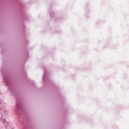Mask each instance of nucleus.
Instances as JSON below:
<instances>
[{"mask_svg":"<svg viewBox=\"0 0 129 129\" xmlns=\"http://www.w3.org/2000/svg\"><path fill=\"white\" fill-rule=\"evenodd\" d=\"M51 16H54V14H51Z\"/></svg>","mask_w":129,"mask_h":129,"instance_id":"1","label":"nucleus"},{"mask_svg":"<svg viewBox=\"0 0 129 129\" xmlns=\"http://www.w3.org/2000/svg\"><path fill=\"white\" fill-rule=\"evenodd\" d=\"M1 105H2V104H0V106H1Z\"/></svg>","mask_w":129,"mask_h":129,"instance_id":"2","label":"nucleus"}]
</instances>
